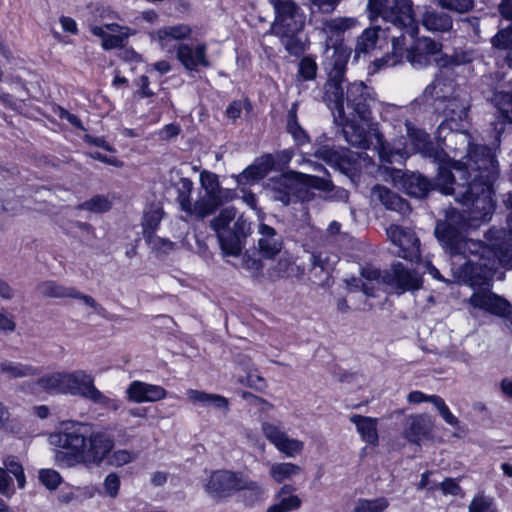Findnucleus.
I'll return each mask as SVG.
<instances>
[{
    "label": "nucleus",
    "instance_id": "30",
    "mask_svg": "<svg viewBox=\"0 0 512 512\" xmlns=\"http://www.w3.org/2000/svg\"><path fill=\"white\" fill-rule=\"evenodd\" d=\"M38 291L46 298H73L79 299L81 292L75 287H66L56 281L47 280L37 286Z\"/></svg>",
    "mask_w": 512,
    "mask_h": 512
},
{
    "label": "nucleus",
    "instance_id": "1",
    "mask_svg": "<svg viewBox=\"0 0 512 512\" xmlns=\"http://www.w3.org/2000/svg\"><path fill=\"white\" fill-rule=\"evenodd\" d=\"M464 159H468V175L460 179L454 168H451V175L446 179H439V165L435 179L432 180L420 172L409 170L393 169L391 180L393 185L416 199H423L431 191H439L441 194L454 195L459 204L475 206L481 204L482 213L479 210L475 213L474 219H483L488 213L492 204L489 199L491 183L498 180L500 166L496 152L486 144L469 142Z\"/></svg>",
    "mask_w": 512,
    "mask_h": 512
},
{
    "label": "nucleus",
    "instance_id": "25",
    "mask_svg": "<svg viewBox=\"0 0 512 512\" xmlns=\"http://www.w3.org/2000/svg\"><path fill=\"white\" fill-rule=\"evenodd\" d=\"M261 238L258 240V250L265 259H274L282 249V241L275 239L277 232L265 223L259 225Z\"/></svg>",
    "mask_w": 512,
    "mask_h": 512
},
{
    "label": "nucleus",
    "instance_id": "49",
    "mask_svg": "<svg viewBox=\"0 0 512 512\" xmlns=\"http://www.w3.org/2000/svg\"><path fill=\"white\" fill-rule=\"evenodd\" d=\"M438 4L443 10L465 14L473 9L474 0H438Z\"/></svg>",
    "mask_w": 512,
    "mask_h": 512
},
{
    "label": "nucleus",
    "instance_id": "12",
    "mask_svg": "<svg viewBox=\"0 0 512 512\" xmlns=\"http://www.w3.org/2000/svg\"><path fill=\"white\" fill-rule=\"evenodd\" d=\"M244 477L242 471L218 469L211 472L204 487L207 494L216 501H222L238 493Z\"/></svg>",
    "mask_w": 512,
    "mask_h": 512
},
{
    "label": "nucleus",
    "instance_id": "4",
    "mask_svg": "<svg viewBox=\"0 0 512 512\" xmlns=\"http://www.w3.org/2000/svg\"><path fill=\"white\" fill-rule=\"evenodd\" d=\"M274 10L270 33L277 37L285 51L300 57L310 49V40L303 37L306 14L294 0H268Z\"/></svg>",
    "mask_w": 512,
    "mask_h": 512
},
{
    "label": "nucleus",
    "instance_id": "58",
    "mask_svg": "<svg viewBox=\"0 0 512 512\" xmlns=\"http://www.w3.org/2000/svg\"><path fill=\"white\" fill-rule=\"evenodd\" d=\"M492 501L484 495H476L469 504V512H487Z\"/></svg>",
    "mask_w": 512,
    "mask_h": 512
},
{
    "label": "nucleus",
    "instance_id": "16",
    "mask_svg": "<svg viewBox=\"0 0 512 512\" xmlns=\"http://www.w3.org/2000/svg\"><path fill=\"white\" fill-rule=\"evenodd\" d=\"M387 232L392 243L399 248V257L411 262L420 260V240L414 233L401 226H392Z\"/></svg>",
    "mask_w": 512,
    "mask_h": 512
},
{
    "label": "nucleus",
    "instance_id": "60",
    "mask_svg": "<svg viewBox=\"0 0 512 512\" xmlns=\"http://www.w3.org/2000/svg\"><path fill=\"white\" fill-rule=\"evenodd\" d=\"M440 488L444 495L458 496L462 488L456 479L447 477L440 483Z\"/></svg>",
    "mask_w": 512,
    "mask_h": 512
},
{
    "label": "nucleus",
    "instance_id": "8",
    "mask_svg": "<svg viewBox=\"0 0 512 512\" xmlns=\"http://www.w3.org/2000/svg\"><path fill=\"white\" fill-rule=\"evenodd\" d=\"M89 433L87 425L73 422L57 434V443L63 449L57 450L55 454V461L59 467L70 468L81 463Z\"/></svg>",
    "mask_w": 512,
    "mask_h": 512
},
{
    "label": "nucleus",
    "instance_id": "54",
    "mask_svg": "<svg viewBox=\"0 0 512 512\" xmlns=\"http://www.w3.org/2000/svg\"><path fill=\"white\" fill-rule=\"evenodd\" d=\"M192 30L188 25L179 24L175 26H169L160 30L159 34L161 38H172L175 40H183L190 36Z\"/></svg>",
    "mask_w": 512,
    "mask_h": 512
},
{
    "label": "nucleus",
    "instance_id": "7",
    "mask_svg": "<svg viewBox=\"0 0 512 512\" xmlns=\"http://www.w3.org/2000/svg\"><path fill=\"white\" fill-rule=\"evenodd\" d=\"M407 134L410 142L417 152L431 158L436 165H439V179H447L451 175V168H454L460 179L468 175V159H452L442 148L437 147L431 140L430 135L421 128L407 124Z\"/></svg>",
    "mask_w": 512,
    "mask_h": 512
},
{
    "label": "nucleus",
    "instance_id": "52",
    "mask_svg": "<svg viewBox=\"0 0 512 512\" xmlns=\"http://www.w3.org/2000/svg\"><path fill=\"white\" fill-rule=\"evenodd\" d=\"M492 45L498 50H509L512 48V25L500 29L491 40Z\"/></svg>",
    "mask_w": 512,
    "mask_h": 512
},
{
    "label": "nucleus",
    "instance_id": "43",
    "mask_svg": "<svg viewBox=\"0 0 512 512\" xmlns=\"http://www.w3.org/2000/svg\"><path fill=\"white\" fill-rule=\"evenodd\" d=\"M236 217V209L225 207L220 210L219 214L210 221V227L216 234L229 230L230 223Z\"/></svg>",
    "mask_w": 512,
    "mask_h": 512
},
{
    "label": "nucleus",
    "instance_id": "29",
    "mask_svg": "<svg viewBox=\"0 0 512 512\" xmlns=\"http://www.w3.org/2000/svg\"><path fill=\"white\" fill-rule=\"evenodd\" d=\"M187 395L189 400L193 403H198L205 407L212 406L224 412L229 410V401L222 395L207 393L196 389L188 390Z\"/></svg>",
    "mask_w": 512,
    "mask_h": 512
},
{
    "label": "nucleus",
    "instance_id": "55",
    "mask_svg": "<svg viewBox=\"0 0 512 512\" xmlns=\"http://www.w3.org/2000/svg\"><path fill=\"white\" fill-rule=\"evenodd\" d=\"M0 494L8 498L15 494L13 479L3 467H0Z\"/></svg>",
    "mask_w": 512,
    "mask_h": 512
},
{
    "label": "nucleus",
    "instance_id": "22",
    "mask_svg": "<svg viewBox=\"0 0 512 512\" xmlns=\"http://www.w3.org/2000/svg\"><path fill=\"white\" fill-rule=\"evenodd\" d=\"M392 282L402 292L419 290L423 278L415 270L406 268L401 262L392 266Z\"/></svg>",
    "mask_w": 512,
    "mask_h": 512
},
{
    "label": "nucleus",
    "instance_id": "14",
    "mask_svg": "<svg viewBox=\"0 0 512 512\" xmlns=\"http://www.w3.org/2000/svg\"><path fill=\"white\" fill-rule=\"evenodd\" d=\"M327 140L326 135H321L314 144L313 155L328 165L338 167L345 174L352 173L357 169V159L348 149H336L333 145L325 144L320 139Z\"/></svg>",
    "mask_w": 512,
    "mask_h": 512
},
{
    "label": "nucleus",
    "instance_id": "2",
    "mask_svg": "<svg viewBox=\"0 0 512 512\" xmlns=\"http://www.w3.org/2000/svg\"><path fill=\"white\" fill-rule=\"evenodd\" d=\"M485 242L477 243L476 260L468 259L462 265V273L473 288L489 286L499 266L512 261V229L489 228Z\"/></svg>",
    "mask_w": 512,
    "mask_h": 512
},
{
    "label": "nucleus",
    "instance_id": "17",
    "mask_svg": "<svg viewBox=\"0 0 512 512\" xmlns=\"http://www.w3.org/2000/svg\"><path fill=\"white\" fill-rule=\"evenodd\" d=\"M275 170H277L275 156L267 153L256 158L252 164L233 177L239 186L252 185Z\"/></svg>",
    "mask_w": 512,
    "mask_h": 512
},
{
    "label": "nucleus",
    "instance_id": "45",
    "mask_svg": "<svg viewBox=\"0 0 512 512\" xmlns=\"http://www.w3.org/2000/svg\"><path fill=\"white\" fill-rule=\"evenodd\" d=\"M4 466L8 474H12L15 477L18 488L24 489L26 486V476L22 464L14 456H9L4 460Z\"/></svg>",
    "mask_w": 512,
    "mask_h": 512
},
{
    "label": "nucleus",
    "instance_id": "59",
    "mask_svg": "<svg viewBox=\"0 0 512 512\" xmlns=\"http://www.w3.org/2000/svg\"><path fill=\"white\" fill-rule=\"evenodd\" d=\"M83 141L88 145H93L102 148L105 151L116 152V149L105 139L104 136L97 137L90 134H85L83 136Z\"/></svg>",
    "mask_w": 512,
    "mask_h": 512
},
{
    "label": "nucleus",
    "instance_id": "61",
    "mask_svg": "<svg viewBox=\"0 0 512 512\" xmlns=\"http://www.w3.org/2000/svg\"><path fill=\"white\" fill-rule=\"evenodd\" d=\"M124 37L117 34L107 33L102 40V46L105 50L121 48L124 46Z\"/></svg>",
    "mask_w": 512,
    "mask_h": 512
},
{
    "label": "nucleus",
    "instance_id": "34",
    "mask_svg": "<svg viewBox=\"0 0 512 512\" xmlns=\"http://www.w3.org/2000/svg\"><path fill=\"white\" fill-rule=\"evenodd\" d=\"M238 492H242L241 501L247 507H252L262 497V488L260 484L250 479L246 474L239 485Z\"/></svg>",
    "mask_w": 512,
    "mask_h": 512
},
{
    "label": "nucleus",
    "instance_id": "18",
    "mask_svg": "<svg viewBox=\"0 0 512 512\" xmlns=\"http://www.w3.org/2000/svg\"><path fill=\"white\" fill-rule=\"evenodd\" d=\"M262 431L266 439L273 444L277 450L288 457H294L302 452L304 444L298 439L289 438L277 425L269 422L262 424Z\"/></svg>",
    "mask_w": 512,
    "mask_h": 512
},
{
    "label": "nucleus",
    "instance_id": "32",
    "mask_svg": "<svg viewBox=\"0 0 512 512\" xmlns=\"http://www.w3.org/2000/svg\"><path fill=\"white\" fill-rule=\"evenodd\" d=\"M286 131L292 136L297 146H303L310 142L309 134L298 122L297 104H293L287 113Z\"/></svg>",
    "mask_w": 512,
    "mask_h": 512
},
{
    "label": "nucleus",
    "instance_id": "56",
    "mask_svg": "<svg viewBox=\"0 0 512 512\" xmlns=\"http://www.w3.org/2000/svg\"><path fill=\"white\" fill-rule=\"evenodd\" d=\"M120 485V477L114 472L109 473L104 479L105 491L111 498L117 497L120 490Z\"/></svg>",
    "mask_w": 512,
    "mask_h": 512
},
{
    "label": "nucleus",
    "instance_id": "23",
    "mask_svg": "<svg viewBox=\"0 0 512 512\" xmlns=\"http://www.w3.org/2000/svg\"><path fill=\"white\" fill-rule=\"evenodd\" d=\"M163 215L164 211L162 208H156L144 212L141 225L143 228V237L148 245L154 243L155 241L163 246L172 245V242L169 239L156 236V232L160 227Z\"/></svg>",
    "mask_w": 512,
    "mask_h": 512
},
{
    "label": "nucleus",
    "instance_id": "44",
    "mask_svg": "<svg viewBox=\"0 0 512 512\" xmlns=\"http://www.w3.org/2000/svg\"><path fill=\"white\" fill-rule=\"evenodd\" d=\"M278 498L279 501L270 505L266 512H290L298 510L302 505V500L298 495L281 496Z\"/></svg>",
    "mask_w": 512,
    "mask_h": 512
},
{
    "label": "nucleus",
    "instance_id": "27",
    "mask_svg": "<svg viewBox=\"0 0 512 512\" xmlns=\"http://www.w3.org/2000/svg\"><path fill=\"white\" fill-rule=\"evenodd\" d=\"M350 421L356 426V430L362 441L371 446H378L379 435L377 430V418L354 414L350 417Z\"/></svg>",
    "mask_w": 512,
    "mask_h": 512
},
{
    "label": "nucleus",
    "instance_id": "42",
    "mask_svg": "<svg viewBox=\"0 0 512 512\" xmlns=\"http://www.w3.org/2000/svg\"><path fill=\"white\" fill-rule=\"evenodd\" d=\"M77 208L79 210H85L93 213H105L112 208V202L107 196L97 194L78 204Z\"/></svg>",
    "mask_w": 512,
    "mask_h": 512
},
{
    "label": "nucleus",
    "instance_id": "15",
    "mask_svg": "<svg viewBox=\"0 0 512 512\" xmlns=\"http://www.w3.org/2000/svg\"><path fill=\"white\" fill-rule=\"evenodd\" d=\"M469 303L473 308L481 309L491 315L500 318H511V303L489 289L475 291L469 299Z\"/></svg>",
    "mask_w": 512,
    "mask_h": 512
},
{
    "label": "nucleus",
    "instance_id": "64",
    "mask_svg": "<svg viewBox=\"0 0 512 512\" xmlns=\"http://www.w3.org/2000/svg\"><path fill=\"white\" fill-rule=\"evenodd\" d=\"M132 461V455L129 451L120 449L112 453V464L123 466Z\"/></svg>",
    "mask_w": 512,
    "mask_h": 512
},
{
    "label": "nucleus",
    "instance_id": "6",
    "mask_svg": "<svg viewBox=\"0 0 512 512\" xmlns=\"http://www.w3.org/2000/svg\"><path fill=\"white\" fill-rule=\"evenodd\" d=\"M366 11L371 23L381 19L383 23L402 31L401 36L394 39L395 49L399 40H403V35L415 37L418 33L412 0H368Z\"/></svg>",
    "mask_w": 512,
    "mask_h": 512
},
{
    "label": "nucleus",
    "instance_id": "50",
    "mask_svg": "<svg viewBox=\"0 0 512 512\" xmlns=\"http://www.w3.org/2000/svg\"><path fill=\"white\" fill-rule=\"evenodd\" d=\"M243 109L247 112L252 110V103L249 98H245L244 101L233 100L230 102L225 110V115L228 119L236 122V120L241 117Z\"/></svg>",
    "mask_w": 512,
    "mask_h": 512
},
{
    "label": "nucleus",
    "instance_id": "48",
    "mask_svg": "<svg viewBox=\"0 0 512 512\" xmlns=\"http://www.w3.org/2000/svg\"><path fill=\"white\" fill-rule=\"evenodd\" d=\"M200 183L203 189L206 191V195L213 193L214 195H221V185L217 174L203 170L200 173Z\"/></svg>",
    "mask_w": 512,
    "mask_h": 512
},
{
    "label": "nucleus",
    "instance_id": "33",
    "mask_svg": "<svg viewBox=\"0 0 512 512\" xmlns=\"http://www.w3.org/2000/svg\"><path fill=\"white\" fill-rule=\"evenodd\" d=\"M380 26H372L363 30L357 38L355 46V58L358 59L361 54H367L375 49L378 39Z\"/></svg>",
    "mask_w": 512,
    "mask_h": 512
},
{
    "label": "nucleus",
    "instance_id": "51",
    "mask_svg": "<svg viewBox=\"0 0 512 512\" xmlns=\"http://www.w3.org/2000/svg\"><path fill=\"white\" fill-rule=\"evenodd\" d=\"M379 158L384 163L393 164L404 160L406 152L403 149H394L390 145L382 144L379 149Z\"/></svg>",
    "mask_w": 512,
    "mask_h": 512
},
{
    "label": "nucleus",
    "instance_id": "31",
    "mask_svg": "<svg viewBox=\"0 0 512 512\" xmlns=\"http://www.w3.org/2000/svg\"><path fill=\"white\" fill-rule=\"evenodd\" d=\"M273 198L284 205L291 203L292 195L297 191V185L288 174H282L273 181Z\"/></svg>",
    "mask_w": 512,
    "mask_h": 512
},
{
    "label": "nucleus",
    "instance_id": "20",
    "mask_svg": "<svg viewBox=\"0 0 512 512\" xmlns=\"http://www.w3.org/2000/svg\"><path fill=\"white\" fill-rule=\"evenodd\" d=\"M176 57L178 61L187 71H196L198 66L209 68L211 62L207 56V46L200 43L193 48L186 43H180L176 49Z\"/></svg>",
    "mask_w": 512,
    "mask_h": 512
},
{
    "label": "nucleus",
    "instance_id": "35",
    "mask_svg": "<svg viewBox=\"0 0 512 512\" xmlns=\"http://www.w3.org/2000/svg\"><path fill=\"white\" fill-rule=\"evenodd\" d=\"M400 34H402V31H400ZM401 35H399L400 37ZM406 36H408V34H405L403 35V40H399V43L396 47V49L394 48V39L395 38H398V36H393L392 38V50H393V54L395 56H399L400 58L403 57V55L405 54L406 55V59L408 62H410L411 64H422L424 61L427 60V55L423 52H421L418 48L416 47H411L410 49H405L404 46H405V38ZM409 37L412 39V40H415L417 39L418 37V34L415 36V37H411L409 35Z\"/></svg>",
    "mask_w": 512,
    "mask_h": 512
},
{
    "label": "nucleus",
    "instance_id": "63",
    "mask_svg": "<svg viewBox=\"0 0 512 512\" xmlns=\"http://www.w3.org/2000/svg\"><path fill=\"white\" fill-rule=\"evenodd\" d=\"M79 300L83 301L85 305L93 308L99 316L104 317V318L107 317V310L103 306L98 304L95 301V299L93 297H91L90 295L81 293Z\"/></svg>",
    "mask_w": 512,
    "mask_h": 512
},
{
    "label": "nucleus",
    "instance_id": "11",
    "mask_svg": "<svg viewBox=\"0 0 512 512\" xmlns=\"http://www.w3.org/2000/svg\"><path fill=\"white\" fill-rule=\"evenodd\" d=\"M372 87L362 81L349 83L344 92V108L347 115L368 123L372 119V104L375 101Z\"/></svg>",
    "mask_w": 512,
    "mask_h": 512
},
{
    "label": "nucleus",
    "instance_id": "5",
    "mask_svg": "<svg viewBox=\"0 0 512 512\" xmlns=\"http://www.w3.org/2000/svg\"><path fill=\"white\" fill-rule=\"evenodd\" d=\"M344 63L338 62L323 87V101L332 110L335 122L342 127L346 141L354 147L368 149L371 141L367 130L344 108Z\"/></svg>",
    "mask_w": 512,
    "mask_h": 512
},
{
    "label": "nucleus",
    "instance_id": "46",
    "mask_svg": "<svg viewBox=\"0 0 512 512\" xmlns=\"http://www.w3.org/2000/svg\"><path fill=\"white\" fill-rule=\"evenodd\" d=\"M389 506L385 497L376 499H359L354 512H383Z\"/></svg>",
    "mask_w": 512,
    "mask_h": 512
},
{
    "label": "nucleus",
    "instance_id": "36",
    "mask_svg": "<svg viewBox=\"0 0 512 512\" xmlns=\"http://www.w3.org/2000/svg\"><path fill=\"white\" fill-rule=\"evenodd\" d=\"M298 62L297 69V80L300 82L314 81L318 73V65L316 62V56L312 54L301 55Z\"/></svg>",
    "mask_w": 512,
    "mask_h": 512
},
{
    "label": "nucleus",
    "instance_id": "9",
    "mask_svg": "<svg viewBox=\"0 0 512 512\" xmlns=\"http://www.w3.org/2000/svg\"><path fill=\"white\" fill-rule=\"evenodd\" d=\"M62 382V394L81 396L114 411L120 408L118 400L104 395L94 385V377L83 370L62 372Z\"/></svg>",
    "mask_w": 512,
    "mask_h": 512
},
{
    "label": "nucleus",
    "instance_id": "13",
    "mask_svg": "<svg viewBox=\"0 0 512 512\" xmlns=\"http://www.w3.org/2000/svg\"><path fill=\"white\" fill-rule=\"evenodd\" d=\"M115 446L114 437L105 431H90L81 463L86 466H101Z\"/></svg>",
    "mask_w": 512,
    "mask_h": 512
},
{
    "label": "nucleus",
    "instance_id": "37",
    "mask_svg": "<svg viewBox=\"0 0 512 512\" xmlns=\"http://www.w3.org/2000/svg\"><path fill=\"white\" fill-rule=\"evenodd\" d=\"M498 120L502 124H512V91L495 94Z\"/></svg>",
    "mask_w": 512,
    "mask_h": 512
},
{
    "label": "nucleus",
    "instance_id": "26",
    "mask_svg": "<svg viewBox=\"0 0 512 512\" xmlns=\"http://www.w3.org/2000/svg\"><path fill=\"white\" fill-rule=\"evenodd\" d=\"M374 192L387 210L396 211L403 215L411 211L410 203L386 186L377 184L374 187Z\"/></svg>",
    "mask_w": 512,
    "mask_h": 512
},
{
    "label": "nucleus",
    "instance_id": "47",
    "mask_svg": "<svg viewBox=\"0 0 512 512\" xmlns=\"http://www.w3.org/2000/svg\"><path fill=\"white\" fill-rule=\"evenodd\" d=\"M36 384L44 391L62 394V372H54L37 379Z\"/></svg>",
    "mask_w": 512,
    "mask_h": 512
},
{
    "label": "nucleus",
    "instance_id": "62",
    "mask_svg": "<svg viewBox=\"0 0 512 512\" xmlns=\"http://www.w3.org/2000/svg\"><path fill=\"white\" fill-rule=\"evenodd\" d=\"M89 155L92 159L111 165L113 167L121 168L124 165L123 161H121L116 156H107L99 151L91 152Z\"/></svg>",
    "mask_w": 512,
    "mask_h": 512
},
{
    "label": "nucleus",
    "instance_id": "28",
    "mask_svg": "<svg viewBox=\"0 0 512 512\" xmlns=\"http://www.w3.org/2000/svg\"><path fill=\"white\" fill-rule=\"evenodd\" d=\"M224 203L222 195L211 193L204 198L191 203L190 212H185L189 216H195L197 220H204L206 217L214 214Z\"/></svg>",
    "mask_w": 512,
    "mask_h": 512
},
{
    "label": "nucleus",
    "instance_id": "21",
    "mask_svg": "<svg viewBox=\"0 0 512 512\" xmlns=\"http://www.w3.org/2000/svg\"><path fill=\"white\" fill-rule=\"evenodd\" d=\"M433 422L425 414L411 418L409 425L405 428L404 438L411 444L420 445L424 440L432 439Z\"/></svg>",
    "mask_w": 512,
    "mask_h": 512
},
{
    "label": "nucleus",
    "instance_id": "53",
    "mask_svg": "<svg viewBox=\"0 0 512 512\" xmlns=\"http://www.w3.org/2000/svg\"><path fill=\"white\" fill-rule=\"evenodd\" d=\"M39 481L48 490L52 491L58 488L62 482V477L59 472L54 469H41L39 471Z\"/></svg>",
    "mask_w": 512,
    "mask_h": 512
},
{
    "label": "nucleus",
    "instance_id": "19",
    "mask_svg": "<svg viewBox=\"0 0 512 512\" xmlns=\"http://www.w3.org/2000/svg\"><path fill=\"white\" fill-rule=\"evenodd\" d=\"M167 393V390L160 385L134 380L126 389V399L137 404L157 402L165 399Z\"/></svg>",
    "mask_w": 512,
    "mask_h": 512
},
{
    "label": "nucleus",
    "instance_id": "57",
    "mask_svg": "<svg viewBox=\"0 0 512 512\" xmlns=\"http://www.w3.org/2000/svg\"><path fill=\"white\" fill-rule=\"evenodd\" d=\"M229 230L245 243V240L250 233V223L240 216L234 222L233 228Z\"/></svg>",
    "mask_w": 512,
    "mask_h": 512
},
{
    "label": "nucleus",
    "instance_id": "39",
    "mask_svg": "<svg viewBox=\"0 0 512 512\" xmlns=\"http://www.w3.org/2000/svg\"><path fill=\"white\" fill-rule=\"evenodd\" d=\"M2 372L9 374L13 378L26 376H35L41 373V368L29 364L3 362L0 364Z\"/></svg>",
    "mask_w": 512,
    "mask_h": 512
},
{
    "label": "nucleus",
    "instance_id": "38",
    "mask_svg": "<svg viewBox=\"0 0 512 512\" xmlns=\"http://www.w3.org/2000/svg\"><path fill=\"white\" fill-rule=\"evenodd\" d=\"M193 190V182L188 177H181L176 185L177 197L180 209L184 212L191 210V194Z\"/></svg>",
    "mask_w": 512,
    "mask_h": 512
},
{
    "label": "nucleus",
    "instance_id": "24",
    "mask_svg": "<svg viewBox=\"0 0 512 512\" xmlns=\"http://www.w3.org/2000/svg\"><path fill=\"white\" fill-rule=\"evenodd\" d=\"M415 18L417 17L415 16ZM416 20L418 25L421 23L427 31L433 33L449 32L453 27V19L449 14L434 9H426L421 21Z\"/></svg>",
    "mask_w": 512,
    "mask_h": 512
},
{
    "label": "nucleus",
    "instance_id": "10",
    "mask_svg": "<svg viewBox=\"0 0 512 512\" xmlns=\"http://www.w3.org/2000/svg\"><path fill=\"white\" fill-rule=\"evenodd\" d=\"M358 25L359 21L355 17H337L327 22L326 27L330 33L327 39V46L333 48L327 78H330L336 63L341 62L344 63V81H346L347 64L351 55V48L344 44V33Z\"/></svg>",
    "mask_w": 512,
    "mask_h": 512
},
{
    "label": "nucleus",
    "instance_id": "40",
    "mask_svg": "<svg viewBox=\"0 0 512 512\" xmlns=\"http://www.w3.org/2000/svg\"><path fill=\"white\" fill-rule=\"evenodd\" d=\"M301 467L291 462H282L273 464L270 468V476L277 483H283L292 476L298 475Z\"/></svg>",
    "mask_w": 512,
    "mask_h": 512
},
{
    "label": "nucleus",
    "instance_id": "3",
    "mask_svg": "<svg viewBox=\"0 0 512 512\" xmlns=\"http://www.w3.org/2000/svg\"><path fill=\"white\" fill-rule=\"evenodd\" d=\"M496 181L497 180H493L490 187L491 193H489V199L492 204L490 213L483 217V219H474L473 217L475 215L472 213H476L478 210L482 213L481 204L477 205L478 208L474 205L461 204L464 208L463 212L452 209L447 213L444 221L437 223L435 227V236L443 246L444 250L451 256H465L467 247V237L465 232L469 226L477 227L482 223L490 221L497 204L495 190Z\"/></svg>",
    "mask_w": 512,
    "mask_h": 512
},
{
    "label": "nucleus",
    "instance_id": "41",
    "mask_svg": "<svg viewBox=\"0 0 512 512\" xmlns=\"http://www.w3.org/2000/svg\"><path fill=\"white\" fill-rule=\"evenodd\" d=\"M227 234L222 232L217 234L220 248L225 255L238 256L243 248L244 242L235 236L230 230L226 231Z\"/></svg>",
    "mask_w": 512,
    "mask_h": 512
}]
</instances>
